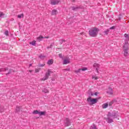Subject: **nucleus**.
Here are the masks:
<instances>
[{
	"label": "nucleus",
	"mask_w": 129,
	"mask_h": 129,
	"mask_svg": "<svg viewBox=\"0 0 129 129\" xmlns=\"http://www.w3.org/2000/svg\"><path fill=\"white\" fill-rule=\"evenodd\" d=\"M98 32H99V29L94 27L89 31V35H90L91 37H96L98 34Z\"/></svg>",
	"instance_id": "f257e3e1"
},
{
	"label": "nucleus",
	"mask_w": 129,
	"mask_h": 129,
	"mask_svg": "<svg viewBox=\"0 0 129 129\" xmlns=\"http://www.w3.org/2000/svg\"><path fill=\"white\" fill-rule=\"evenodd\" d=\"M52 72L50 70H47V72L46 73L44 77L41 79V81H45V80H48V78H49V76H50V75L52 74Z\"/></svg>",
	"instance_id": "f03ea898"
},
{
	"label": "nucleus",
	"mask_w": 129,
	"mask_h": 129,
	"mask_svg": "<svg viewBox=\"0 0 129 129\" xmlns=\"http://www.w3.org/2000/svg\"><path fill=\"white\" fill-rule=\"evenodd\" d=\"M98 100V98L92 99L91 97H89L87 99L88 102H89L91 104H95V103H97Z\"/></svg>",
	"instance_id": "7ed1b4c3"
},
{
	"label": "nucleus",
	"mask_w": 129,
	"mask_h": 129,
	"mask_svg": "<svg viewBox=\"0 0 129 129\" xmlns=\"http://www.w3.org/2000/svg\"><path fill=\"white\" fill-rule=\"evenodd\" d=\"M64 126H70L71 125V122L70 121V119L68 118H66L64 120Z\"/></svg>",
	"instance_id": "20e7f679"
},
{
	"label": "nucleus",
	"mask_w": 129,
	"mask_h": 129,
	"mask_svg": "<svg viewBox=\"0 0 129 129\" xmlns=\"http://www.w3.org/2000/svg\"><path fill=\"white\" fill-rule=\"evenodd\" d=\"M99 64L98 63H94L93 64V67H95V68H96V71L97 72V73H98V74H99Z\"/></svg>",
	"instance_id": "39448f33"
},
{
	"label": "nucleus",
	"mask_w": 129,
	"mask_h": 129,
	"mask_svg": "<svg viewBox=\"0 0 129 129\" xmlns=\"http://www.w3.org/2000/svg\"><path fill=\"white\" fill-rule=\"evenodd\" d=\"M51 5L54 6L55 5H59L60 4V1L59 0H51L50 1Z\"/></svg>",
	"instance_id": "423d86ee"
},
{
	"label": "nucleus",
	"mask_w": 129,
	"mask_h": 129,
	"mask_svg": "<svg viewBox=\"0 0 129 129\" xmlns=\"http://www.w3.org/2000/svg\"><path fill=\"white\" fill-rule=\"evenodd\" d=\"M112 116L113 118H117L118 116H119V114L118 112L114 111L112 113Z\"/></svg>",
	"instance_id": "0eeeda50"
},
{
	"label": "nucleus",
	"mask_w": 129,
	"mask_h": 129,
	"mask_svg": "<svg viewBox=\"0 0 129 129\" xmlns=\"http://www.w3.org/2000/svg\"><path fill=\"white\" fill-rule=\"evenodd\" d=\"M70 63V58L69 57H66L63 60V64L66 65L67 64H69Z\"/></svg>",
	"instance_id": "6e6552de"
},
{
	"label": "nucleus",
	"mask_w": 129,
	"mask_h": 129,
	"mask_svg": "<svg viewBox=\"0 0 129 129\" xmlns=\"http://www.w3.org/2000/svg\"><path fill=\"white\" fill-rule=\"evenodd\" d=\"M107 93H108L109 94L112 95V94H113V91H112V88H109L108 90L107 91Z\"/></svg>",
	"instance_id": "1a4fd4ad"
},
{
	"label": "nucleus",
	"mask_w": 129,
	"mask_h": 129,
	"mask_svg": "<svg viewBox=\"0 0 129 129\" xmlns=\"http://www.w3.org/2000/svg\"><path fill=\"white\" fill-rule=\"evenodd\" d=\"M127 50H128L127 48H126L124 49V56L125 57H127L128 56V53L127 52Z\"/></svg>",
	"instance_id": "9d476101"
},
{
	"label": "nucleus",
	"mask_w": 129,
	"mask_h": 129,
	"mask_svg": "<svg viewBox=\"0 0 129 129\" xmlns=\"http://www.w3.org/2000/svg\"><path fill=\"white\" fill-rule=\"evenodd\" d=\"M106 121H107L108 123H111V122H113V120H112V118H110V117H108L106 119Z\"/></svg>",
	"instance_id": "9b49d317"
},
{
	"label": "nucleus",
	"mask_w": 129,
	"mask_h": 129,
	"mask_svg": "<svg viewBox=\"0 0 129 129\" xmlns=\"http://www.w3.org/2000/svg\"><path fill=\"white\" fill-rule=\"evenodd\" d=\"M6 109H5V107L3 105H0V112H4Z\"/></svg>",
	"instance_id": "f8f14e48"
},
{
	"label": "nucleus",
	"mask_w": 129,
	"mask_h": 129,
	"mask_svg": "<svg viewBox=\"0 0 129 129\" xmlns=\"http://www.w3.org/2000/svg\"><path fill=\"white\" fill-rule=\"evenodd\" d=\"M43 39H44V37H43V36H40L37 38V40L38 42L42 41Z\"/></svg>",
	"instance_id": "ddd939ff"
},
{
	"label": "nucleus",
	"mask_w": 129,
	"mask_h": 129,
	"mask_svg": "<svg viewBox=\"0 0 129 129\" xmlns=\"http://www.w3.org/2000/svg\"><path fill=\"white\" fill-rule=\"evenodd\" d=\"M7 70H8V68H4L0 69V73L2 72H5V71H7Z\"/></svg>",
	"instance_id": "4468645a"
},
{
	"label": "nucleus",
	"mask_w": 129,
	"mask_h": 129,
	"mask_svg": "<svg viewBox=\"0 0 129 129\" xmlns=\"http://www.w3.org/2000/svg\"><path fill=\"white\" fill-rule=\"evenodd\" d=\"M40 116L45 115L46 114V111H39V114Z\"/></svg>",
	"instance_id": "2eb2a0df"
},
{
	"label": "nucleus",
	"mask_w": 129,
	"mask_h": 129,
	"mask_svg": "<svg viewBox=\"0 0 129 129\" xmlns=\"http://www.w3.org/2000/svg\"><path fill=\"white\" fill-rule=\"evenodd\" d=\"M90 129H97L95 124H93L90 127Z\"/></svg>",
	"instance_id": "dca6fc26"
},
{
	"label": "nucleus",
	"mask_w": 129,
	"mask_h": 129,
	"mask_svg": "<svg viewBox=\"0 0 129 129\" xmlns=\"http://www.w3.org/2000/svg\"><path fill=\"white\" fill-rule=\"evenodd\" d=\"M79 9H80L79 7H72L73 11H77Z\"/></svg>",
	"instance_id": "f3484780"
},
{
	"label": "nucleus",
	"mask_w": 129,
	"mask_h": 129,
	"mask_svg": "<svg viewBox=\"0 0 129 129\" xmlns=\"http://www.w3.org/2000/svg\"><path fill=\"white\" fill-rule=\"evenodd\" d=\"M47 64L48 65H51L53 64V59H49L47 62Z\"/></svg>",
	"instance_id": "a211bd4d"
},
{
	"label": "nucleus",
	"mask_w": 129,
	"mask_h": 129,
	"mask_svg": "<svg viewBox=\"0 0 129 129\" xmlns=\"http://www.w3.org/2000/svg\"><path fill=\"white\" fill-rule=\"evenodd\" d=\"M39 57V58H40L42 60H43V59H44V58L46 57V56H45V55H44V54H40Z\"/></svg>",
	"instance_id": "6ab92c4d"
},
{
	"label": "nucleus",
	"mask_w": 129,
	"mask_h": 129,
	"mask_svg": "<svg viewBox=\"0 0 129 129\" xmlns=\"http://www.w3.org/2000/svg\"><path fill=\"white\" fill-rule=\"evenodd\" d=\"M39 111L36 110H34L32 113L33 114H39Z\"/></svg>",
	"instance_id": "aec40b11"
},
{
	"label": "nucleus",
	"mask_w": 129,
	"mask_h": 129,
	"mask_svg": "<svg viewBox=\"0 0 129 129\" xmlns=\"http://www.w3.org/2000/svg\"><path fill=\"white\" fill-rule=\"evenodd\" d=\"M30 45H32V46H35L36 41L34 40L33 41L30 42Z\"/></svg>",
	"instance_id": "412c9836"
},
{
	"label": "nucleus",
	"mask_w": 129,
	"mask_h": 129,
	"mask_svg": "<svg viewBox=\"0 0 129 129\" xmlns=\"http://www.w3.org/2000/svg\"><path fill=\"white\" fill-rule=\"evenodd\" d=\"M18 19H21V18H24V14H21L20 15H18Z\"/></svg>",
	"instance_id": "4be33fe9"
},
{
	"label": "nucleus",
	"mask_w": 129,
	"mask_h": 129,
	"mask_svg": "<svg viewBox=\"0 0 129 129\" xmlns=\"http://www.w3.org/2000/svg\"><path fill=\"white\" fill-rule=\"evenodd\" d=\"M17 112H19L21 110V107L17 106L16 108Z\"/></svg>",
	"instance_id": "5701e85b"
},
{
	"label": "nucleus",
	"mask_w": 129,
	"mask_h": 129,
	"mask_svg": "<svg viewBox=\"0 0 129 129\" xmlns=\"http://www.w3.org/2000/svg\"><path fill=\"white\" fill-rule=\"evenodd\" d=\"M107 106H108V104H104L103 105H102V107L103 108H106L107 107Z\"/></svg>",
	"instance_id": "b1692460"
},
{
	"label": "nucleus",
	"mask_w": 129,
	"mask_h": 129,
	"mask_svg": "<svg viewBox=\"0 0 129 129\" xmlns=\"http://www.w3.org/2000/svg\"><path fill=\"white\" fill-rule=\"evenodd\" d=\"M52 15H56V14H57V10H52Z\"/></svg>",
	"instance_id": "393cba45"
},
{
	"label": "nucleus",
	"mask_w": 129,
	"mask_h": 129,
	"mask_svg": "<svg viewBox=\"0 0 129 129\" xmlns=\"http://www.w3.org/2000/svg\"><path fill=\"white\" fill-rule=\"evenodd\" d=\"M43 92H44V93H48L49 91L47 89H44L43 91Z\"/></svg>",
	"instance_id": "a878e982"
},
{
	"label": "nucleus",
	"mask_w": 129,
	"mask_h": 129,
	"mask_svg": "<svg viewBox=\"0 0 129 129\" xmlns=\"http://www.w3.org/2000/svg\"><path fill=\"white\" fill-rule=\"evenodd\" d=\"M105 35H107L108 33H109V29H107L106 31L104 32Z\"/></svg>",
	"instance_id": "bb28decb"
},
{
	"label": "nucleus",
	"mask_w": 129,
	"mask_h": 129,
	"mask_svg": "<svg viewBox=\"0 0 129 129\" xmlns=\"http://www.w3.org/2000/svg\"><path fill=\"white\" fill-rule=\"evenodd\" d=\"M112 114L110 112L108 113V117H112Z\"/></svg>",
	"instance_id": "cd10ccee"
},
{
	"label": "nucleus",
	"mask_w": 129,
	"mask_h": 129,
	"mask_svg": "<svg viewBox=\"0 0 129 129\" xmlns=\"http://www.w3.org/2000/svg\"><path fill=\"white\" fill-rule=\"evenodd\" d=\"M44 66H45V64H41V63L38 64V67H44Z\"/></svg>",
	"instance_id": "c85d7f7f"
},
{
	"label": "nucleus",
	"mask_w": 129,
	"mask_h": 129,
	"mask_svg": "<svg viewBox=\"0 0 129 129\" xmlns=\"http://www.w3.org/2000/svg\"><path fill=\"white\" fill-rule=\"evenodd\" d=\"M12 72H14V70H10L9 71V72L8 73L6 74V75H9V74H10V73H12Z\"/></svg>",
	"instance_id": "c756f323"
},
{
	"label": "nucleus",
	"mask_w": 129,
	"mask_h": 129,
	"mask_svg": "<svg viewBox=\"0 0 129 129\" xmlns=\"http://www.w3.org/2000/svg\"><path fill=\"white\" fill-rule=\"evenodd\" d=\"M81 71V69H80L78 70L75 71L76 73H80Z\"/></svg>",
	"instance_id": "7c9ffc66"
},
{
	"label": "nucleus",
	"mask_w": 129,
	"mask_h": 129,
	"mask_svg": "<svg viewBox=\"0 0 129 129\" xmlns=\"http://www.w3.org/2000/svg\"><path fill=\"white\" fill-rule=\"evenodd\" d=\"M92 79H95V80H97V79H98V77L96 76H92Z\"/></svg>",
	"instance_id": "2f4dec72"
},
{
	"label": "nucleus",
	"mask_w": 129,
	"mask_h": 129,
	"mask_svg": "<svg viewBox=\"0 0 129 129\" xmlns=\"http://www.w3.org/2000/svg\"><path fill=\"white\" fill-rule=\"evenodd\" d=\"M5 16V14L2 12H0V18H2V17Z\"/></svg>",
	"instance_id": "473e14b6"
},
{
	"label": "nucleus",
	"mask_w": 129,
	"mask_h": 129,
	"mask_svg": "<svg viewBox=\"0 0 129 129\" xmlns=\"http://www.w3.org/2000/svg\"><path fill=\"white\" fill-rule=\"evenodd\" d=\"M5 34L6 36H9V31L8 30L6 31Z\"/></svg>",
	"instance_id": "72a5a7b5"
},
{
	"label": "nucleus",
	"mask_w": 129,
	"mask_h": 129,
	"mask_svg": "<svg viewBox=\"0 0 129 129\" xmlns=\"http://www.w3.org/2000/svg\"><path fill=\"white\" fill-rule=\"evenodd\" d=\"M114 29H115V26H112L111 27H110L109 28V30H114Z\"/></svg>",
	"instance_id": "f704fd0d"
},
{
	"label": "nucleus",
	"mask_w": 129,
	"mask_h": 129,
	"mask_svg": "<svg viewBox=\"0 0 129 129\" xmlns=\"http://www.w3.org/2000/svg\"><path fill=\"white\" fill-rule=\"evenodd\" d=\"M60 43V44H63V42H65V40H63V39H61L59 40Z\"/></svg>",
	"instance_id": "c9c22d12"
},
{
	"label": "nucleus",
	"mask_w": 129,
	"mask_h": 129,
	"mask_svg": "<svg viewBox=\"0 0 129 129\" xmlns=\"http://www.w3.org/2000/svg\"><path fill=\"white\" fill-rule=\"evenodd\" d=\"M58 56L59 57V58H60L61 59H63V56L62 55V54L60 53L58 55Z\"/></svg>",
	"instance_id": "e433bc0d"
},
{
	"label": "nucleus",
	"mask_w": 129,
	"mask_h": 129,
	"mask_svg": "<svg viewBox=\"0 0 129 129\" xmlns=\"http://www.w3.org/2000/svg\"><path fill=\"white\" fill-rule=\"evenodd\" d=\"M35 71L36 73L39 72V71H40V68L35 69Z\"/></svg>",
	"instance_id": "4c0bfd02"
},
{
	"label": "nucleus",
	"mask_w": 129,
	"mask_h": 129,
	"mask_svg": "<svg viewBox=\"0 0 129 129\" xmlns=\"http://www.w3.org/2000/svg\"><path fill=\"white\" fill-rule=\"evenodd\" d=\"M82 71H85V70H87V68H84L81 70Z\"/></svg>",
	"instance_id": "58836bf2"
},
{
	"label": "nucleus",
	"mask_w": 129,
	"mask_h": 129,
	"mask_svg": "<svg viewBox=\"0 0 129 129\" xmlns=\"http://www.w3.org/2000/svg\"><path fill=\"white\" fill-rule=\"evenodd\" d=\"M124 36L125 38H126L127 39V37H128V34H125Z\"/></svg>",
	"instance_id": "ea45409f"
},
{
	"label": "nucleus",
	"mask_w": 129,
	"mask_h": 129,
	"mask_svg": "<svg viewBox=\"0 0 129 129\" xmlns=\"http://www.w3.org/2000/svg\"><path fill=\"white\" fill-rule=\"evenodd\" d=\"M127 45V42H125V45L123 46V48H125V46Z\"/></svg>",
	"instance_id": "a19ab883"
},
{
	"label": "nucleus",
	"mask_w": 129,
	"mask_h": 129,
	"mask_svg": "<svg viewBox=\"0 0 129 129\" xmlns=\"http://www.w3.org/2000/svg\"><path fill=\"white\" fill-rule=\"evenodd\" d=\"M53 46H54V43H51L50 45V47H53Z\"/></svg>",
	"instance_id": "79ce46f5"
},
{
	"label": "nucleus",
	"mask_w": 129,
	"mask_h": 129,
	"mask_svg": "<svg viewBox=\"0 0 129 129\" xmlns=\"http://www.w3.org/2000/svg\"><path fill=\"white\" fill-rule=\"evenodd\" d=\"M51 48H52V47H51L50 46H47V49H51Z\"/></svg>",
	"instance_id": "37998d69"
},
{
	"label": "nucleus",
	"mask_w": 129,
	"mask_h": 129,
	"mask_svg": "<svg viewBox=\"0 0 129 129\" xmlns=\"http://www.w3.org/2000/svg\"><path fill=\"white\" fill-rule=\"evenodd\" d=\"M98 94V93L96 92L94 93V95L97 96V94Z\"/></svg>",
	"instance_id": "c03bdc74"
},
{
	"label": "nucleus",
	"mask_w": 129,
	"mask_h": 129,
	"mask_svg": "<svg viewBox=\"0 0 129 129\" xmlns=\"http://www.w3.org/2000/svg\"><path fill=\"white\" fill-rule=\"evenodd\" d=\"M44 38H45L46 39H48V38H49V37H45Z\"/></svg>",
	"instance_id": "a18cd8bd"
},
{
	"label": "nucleus",
	"mask_w": 129,
	"mask_h": 129,
	"mask_svg": "<svg viewBox=\"0 0 129 129\" xmlns=\"http://www.w3.org/2000/svg\"><path fill=\"white\" fill-rule=\"evenodd\" d=\"M127 39H128V40H129V34L128 35V37Z\"/></svg>",
	"instance_id": "49530a36"
},
{
	"label": "nucleus",
	"mask_w": 129,
	"mask_h": 129,
	"mask_svg": "<svg viewBox=\"0 0 129 129\" xmlns=\"http://www.w3.org/2000/svg\"><path fill=\"white\" fill-rule=\"evenodd\" d=\"M65 70H67V71H69V69H66Z\"/></svg>",
	"instance_id": "de8ad7c7"
},
{
	"label": "nucleus",
	"mask_w": 129,
	"mask_h": 129,
	"mask_svg": "<svg viewBox=\"0 0 129 129\" xmlns=\"http://www.w3.org/2000/svg\"><path fill=\"white\" fill-rule=\"evenodd\" d=\"M32 71H29V72H30V73H31V72H32Z\"/></svg>",
	"instance_id": "09e8293b"
},
{
	"label": "nucleus",
	"mask_w": 129,
	"mask_h": 129,
	"mask_svg": "<svg viewBox=\"0 0 129 129\" xmlns=\"http://www.w3.org/2000/svg\"><path fill=\"white\" fill-rule=\"evenodd\" d=\"M30 66H32V64H30Z\"/></svg>",
	"instance_id": "8fccbe9b"
},
{
	"label": "nucleus",
	"mask_w": 129,
	"mask_h": 129,
	"mask_svg": "<svg viewBox=\"0 0 129 129\" xmlns=\"http://www.w3.org/2000/svg\"><path fill=\"white\" fill-rule=\"evenodd\" d=\"M91 95H92V96L93 95V94H91Z\"/></svg>",
	"instance_id": "3c124183"
}]
</instances>
